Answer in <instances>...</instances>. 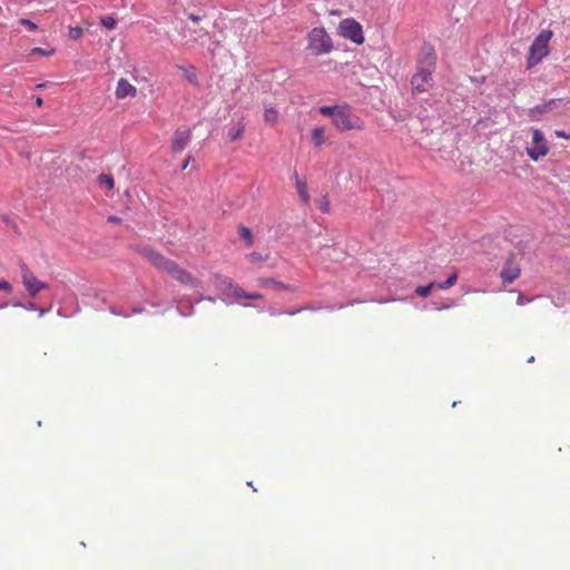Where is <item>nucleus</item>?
Masks as SVG:
<instances>
[{
	"label": "nucleus",
	"mask_w": 570,
	"mask_h": 570,
	"mask_svg": "<svg viewBox=\"0 0 570 570\" xmlns=\"http://www.w3.org/2000/svg\"><path fill=\"white\" fill-rule=\"evenodd\" d=\"M193 305L189 307V311L188 312H184L180 307H178V312L181 316H189L193 314Z\"/></svg>",
	"instance_id": "nucleus-38"
},
{
	"label": "nucleus",
	"mask_w": 570,
	"mask_h": 570,
	"mask_svg": "<svg viewBox=\"0 0 570 570\" xmlns=\"http://www.w3.org/2000/svg\"><path fill=\"white\" fill-rule=\"evenodd\" d=\"M552 38L551 30H542L533 40L528 53V67L537 66L549 55V42Z\"/></svg>",
	"instance_id": "nucleus-3"
},
{
	"label": "nucleus",
	"mask_w": 570,
	"mask_h": 570,
	"mask_svg": "<svg viewBox=\"0 0 570 570\" xmlns=\"http://www.w3.org/2000/svg\"><path fill=\"white\" fill-rule=\"evenodd\" d=\"M202 301L215 302V301H216V298H215V297H212V296H199V297L195 301V303H199V302H202Z\"/></svg>",
	"instance_id": "nucleus-37"
},
{
	"label": "nucleus",
	"mask_w": 570,
	"mask_h": 570,
	"mask_svg": "<svg viewBox=\"0 0 570 570\" xmlns=\"http://www.w3.org/2000/svg\"><path fill=\"white\" fill-rule=\"evenodd\" d=\"M98 181L100 185L108 187L109 189L114 188V178L107 174H100L98 177Z\"/></svg>",
	"instance_id": "nucleus-23"
},
{
	"label": "nucleus",
	"mask_w": 570,
	"mask_h": 570,
	"mask_svg": "<svg viewBox=\"0 0 570 570\" xmlns=\"http://www.w3.org/2000/svg\"><path fill=\"white\" fill-rule=\"evenodd\" d=\"M179 69L183 71L186 80L193 85H198L197 73L196 69L193 66L189 67H179Z\"/></svg>",
	"instance_id": "nucleus-16"
},
{
	"label": "nucleus",
	"mask_w": 570,
	"mask_h": 570,
	"mask_svg": "<svg viewBox=\"0 0 570 570\" xmlns=\"http://www.w3.org/2000/svg\"><path fill=\"white\" fill-rule=\"evenodd\" d=\"M6 306H7V304H2V305H0V308H3V307H6Z\"/></svg>",
	"instance_id": "nucleus-48"
},
{
	"label": "nucleus",
	"mask_w": 570,
	"mask_h": 570,
	"mask_svg": "<svg viewBox=\"0 0 570 570\" xmlns=\"http://www.w3.org/2000/svg\"><path fill=\"white\" fill-rule=\"evenodd\" d=\"M458 281V274L456 272H453L448 278L446 281L442 282V283H436V287H439L440 289H448L450 287H452Z\"/></svg>",
	"instance_id": "nucleus-20"
},
{
	"label": "nucleus",
	"mask_w": 570,
	"mask_h": 570,
	"mask_svg": "<svg viewBox=\"0 0 570 570\" xmlns=\"http://www.w3.org/2000/svg\"><path fill=\"white\" fill-rule=\"evenodd\" d=\"M244 134V126L240 124H236L232 126L228 130V137L232 141L238 140L242 138Z\"/></svg>",
	"instance_id": "nucleus-17"
},
{
	"label": "nucleus",
	"mask_w": 570,
	"mask_h": 570,
	"mask_svg": "<svg viewBox=\"0 0 570 570\" xmlns=\"http://www.w3.org/2000/svg\"><path fill=\"white\" fill-rule=\"evenodd\" d=\"M338 33L341 37L353 41L356 45L364 42L362 26L354 19H344L338 24Z\"/></svg>",
	"instance_id": "nucleus-7"
},
{
	"label": "nucleus",
	"mask_w": 570,
	"mask_h": 570,
	"mask_svg": "<svg viewBox=\"0 0 570 570\" xmlns=\"http://www.w3.org/2000/svg\"><path fill=\"white\" fill-rule=\"evenodd\" d=\"M110 312H111V314L117 315V316H125V317H128V316H130L131 314H139V313H141V312H142V308H134V309L131 311V313H130V314H128V313H122V312H120V311H117L115 307H110Z\"/></svg>",
	"instance_id": "nucleus-28"
},
{
	"label": "nucleus",
	"mask_w": 570,
	"mask_h": 570,
	"mask_svg": "<svg viewBox=\"0 0 570 570\" xmlns=\"http://www.w3.org/2000/svg\"><path fill=\"white\" fill-rule=\"evenodd\" d=\"M144 256L158 269L167 272L173 278L190 288H200L202 282L187 272L180 268L175 262L164 257L151 248H144Z\"/></svg>",
	"instance_id": "nucleus-1"
},
{
	"label": "nucleus",
	"mask_w": 570,
	"mask_h": 570,
	"mask_svg": "<svg viewBox=\"0 0 570 570\" xmlns=\"http://www.w3.org/2000/svg\"><path fill=\"white\" fill-rule=\"evenodd\" d=\"M239 236L246 240V243L250 246L253 244V234L249 228L242 226L239 228Z\"/></svg>",
	"instance_id": "nucleus-24"
},
{
	"label": "nucleus",
	"mask_w": 570,
	"mask_h": 570,
	"mask_svg": "<svg viewBox=\"0 0 570 570\" xmlns=\"http://www.w3.org/2000/svg\"><path fill=\"white\" fill-rule=\"evenodd\" d=\"M294 178H295V185H296V189H297L301 200L304 204H308L311 200V196L308 194V188H307L306 181L299 179V177L297 176L296 173L294 174Z\"/></svg>",
	"instance_id": "nucleus-15"
},
{
	"label": "nucleus",
	"mask_w": 570,
	"mask_h": 570,
	"mask_svg": "<svg viewBox=\"0 0 570 570\" xmlns=\"http://www.w3.org/2000/svg\"><path fill=\"white\" fill-rule=\"evenodd\" d=\"M532 145L527 147V155L531 160L538 161L549 153L548 141L542 131L538 128H532Z\"/></svg>",
	"instance_id": "nucleus-6"
},
{
	"label": "nucleus",
	"mask_w": 570,
	"mask_h": 570,
	"mask_svg": "<svg viewBox=\"0 0 570 570\" xmlns=\"http://www.w3.org/2000/svg\"><path fill=\"white\" fill-rule=\"evenodd\" d=\"M20 23L26 26L29 30H36L37 24L29 19H21Z\"/></svg>",
	"instance_id": "nucleus-34"
},
{
	"label": "nucleus",
	"mask_w": 570,
	"mask_h": 570,
	"mask_svg": "<svg viewBox=\"0 0 570 570\" xmlns=\"http://www.w3.org/2000/svg\"><path fill=\"white\" fill-rule=\"evenodd\" d=\"M340 106H322L320 112L324 116L331 117L332 121L335 119V115L338 112Z\"/></svg>",
	"instance_id": "nucleus-21"
},
{
	"label": "nucleus",
	"mask_w": 570,
	"mask_h": 570,
	"mask_svg": "<svg viewBox=\"0 0 570 570\" xmlns=\"http://www.w3.org/2000/svg\"><path fill=\"white\" fill-rule=\"evenodd\" d=\"M36 104H37V106L41 107V106H42V104H43L42 98H41V97H37V98H36Z\"/></svg>",
	"instance_id": "nucleus-43"
},
{
	"label": "nucleus",
	"mask_w": 570,
	"mask_h": 570,
	"mask_svg": "<svg viewBox=\"0 0 570 570\" xmlns=\"http://www.w3.org/2000/svg\"><path fill=\"white\" fill-rule=\"evenodd\" d=\"M436 287V283L435 282H431L429 283L428 285L425 286H417L415 288V294L417 296H421V297H426L430 295L431 291Z\"/></svg>",
	"instance_id": "nucleus-19"
},
{
	"label": "nucleus",
	"mask_w": 570,
	"mask_h": 570,
	"mask_svg": "<svg viewBox=\"0 0 570 570\" xmlns=\"http://www.w3.org/2000/svg\"><path fill=\"white\" fill-rule=\"evenodd\" d=\"M533 361H534V357H533V356H531V357H529V358H528V362H529V363H532Z\"/></svg>",
	"instance_id": "nucleus-45"
},
{
	"label": "nucleus",
	"mask_w": 570,
	"mask_h": 570,
	"mask_svg": "<svg viewBox=\"0 0 570 570\" xmlns=\"http://www.w3.org/2000/svg\"><path fill=\"white\" fill-rule=\"evenodd\" d=\"M318 208L323 213H328V210H330V200H328L327 196H323L318 200Z\"/></svg>",
	"instance_id": "nucleus-27"
},
{
	"label": "nucleus",
	"mask_w": 570,
	"mask_h": 570,
	"mask_svg": "<svg viewBox=\"0 0 570 570\" xmlns=\"http://www.w3.org/2000/svg\"><path fill=\"white\" fill-rule=\"evenodd\" d=\"M432 72L419 70L411 79L412 88L415 92H426L432 87Z\"/></svg>",
	"instance_id": "nucleus-11"
},
{
	"label": "nucleus",
	"mask_w": 570,
	"mask_h": 570,
	"mask_svg": "<svg viewBox=\"0 0 570 570\" xmlns=\"http://www.w3.org/2000/svg\"><path fill=\"white\" fill-rule=\"evenodd\" d=\"M307 39V49L311 50L316 56L326 55L331 52L333 49V42L331 40V37L322 27L313 28L309 31Z\"/></svg>",
	"instance_id": "nucleus-4"
},
{
	"label": "nucleus",
	"mask_w": 570,
	"mask_h": 570,
	"mask_svg": "<svg viewBox=\"0 0 570 570\" xmlns=\"http://www.w3.org/2000/svg\"><path fill=\"white\" fill-rule=\"evenodd\" d=\"M50 308H38L37 311L39 312V316H43Z\"/></svg>",
	"instance_id": "nucleus-42"
},
{
	"label": "nucleus",
	"mask_w": 570,
	"mask_h": 570,
	"mask_svg": "<svg viewBox=\"0 0 570 570\" xmlns=\"http://www.w3.org/2000/svg\"><path fill=\"white\" fill-rule=\"evenodd\" d=\"M277 287L281 288V289H284V291H289V292H294L295 291V287L292 286V285H286L284 283H277Z\"/></svg>",
	"instance_id": "nucleus-35"
},
{
	"label": "nucleus",
	"mask_w": 570,
	"mask_h": 570,
	"mask_svg": "<svg viewBox=\"0 0 570 570\" xmlns=\"http://www.w3.org/2000/svg\"><path fill=\"white\" fill-rule=\"evenodd\" d=\"M213 286L222 293V299L227 304H233L240 298L261 299L259 293H247L240 286L235 284L230 278L219 274H213L210 277Z\"/></svg>",
	"instance_id": "nucleus-2"
},
{
	"label": "nucleus",
	"mask_w": 570,
	"mask_h": 570,
	"mask_svg": "<svg viewBox=\"0 0 570 570\" xmlns=\"http://www.w3.org/2000/svg\"><path fill=\"white\" fill-rule=\"evenodd\" d=\"M189 160H190V157H188V158L184 161V164H183V166H181V168H183V169H186V168H187V166H188V164H189Z\"/></svg>",
	"instance_id": "nucleus-44"
},
{
	"label": "nucleus",
	"mask_w": 570,
	"mask_h": 570,
	"mask_svg": "<svg viewBox=\"0 0 570 570\" xmlns=\"http://www.w3.org/2000/svg\"><path fill=\"white\" fill-rule=\"evenodd\" d=\"M38 88H43L45 87V83H40L37 86Z\"/></svg>",
	"instance_id": "nucleus-46"
},
{
	"label": "nucleus",
	"mask_w": 570,
	"mask_h": 570,
	"mask_svg": "<svg viewBox=\"0 0 570 570\" xmlns=\"http://www.w3.org/2000/svg\"><path fill=\"white\" fill-rule=\"evenodd\" d=\"M100 23H101L105 28H107V29L111 30V29H114V28L116 27V23H117V22H116V19H115L114 17H111V16H106V17H101V18H100Z\"/></svg>",
	"instance_id": "nucleus-25"
},
{
	"label": "nucleus",
	"mask_w": 570,
	"mask_h": 570,
	"mask_svg": "<svg viewBox=\"0 0 570 570\" xmlns=\"http://www.w3.org/2000/svg\"><path fill=\"white\" fill-rule=\"evenodd\" d=\"M530 301H531V299L525 298L522 294H520V295L518 296L517 304H518V305H524V304L529 303Z\"/></svg>",
	"instance_id": "nucleus-36"
},
{
	"label": "nucleus",
	"mask_w": 570,
	"mask_h": 570,
	"mask_svg": "<svg viewBox=\"0 0 570 570\" xmlns=\"http://www.w3.org/2000/svg\"><path fill=\"white\" fill-rule=\"evenodd\" d=\"M0 291H4L7 293H11L12 292V286L9 282L4 281V279H0Z\"/></svg>",
	"instance_id": "nucleus-33"
},
{
	"label": "nucleus",
	"mask_w": 570,
	"mask_h": 570,
	"mask_svg": "<svg viewBox=\"0 0 570 570\" xmlns=\"http://www.w3.org/2000/svg\"><path fill=\"white\" fill-rule=\"evenodd\" d=\"M22 284L31 297H36L39 292L48 288V284L38 279L35 274L24 264H20Z\"/></svg>",
	"instance_id": "nucleus-8"
},
{
	"label": "nucleus",
	"mask_w": 570,
	"mask_h": 570,
	"mask_svg": "<svg viewBox=\"0 0 570 570\" xmlns=\"http://www.w3.org/2000/svg\"><path fill=\"white\" fill-rule=\"evenodd\" d=\"M190 130L177 129L173 137L171 149L173 151H181L190 141Z\"/></svg>",
	"instance_id": "nucleus-13"
},
{
	"label": "nucleus",
	"mask_w": 570,
	"mask_h": 570,
	"mask_svg": "<svg viewBox=\"0 0 570 570\" xmlns=\"http://www.w3.org/2000/svg\"><path fill=\"white\" fill-rule=\"evenodd\" d=\"M278 112L274 107H266L264 112V119L266 122L274 124L277 120Z\"/></svg>",
	"instance_id": "nucleus-22"
},
{
	"label": "nucleus",
	"mask_w": 570,
	"mask_h": 570,
	"mask_svg": "<svg viewBox=\"0 0 570 570\" xmlns=\"http://www.w3.org/2000/svg\"><path fill=\"white\" fill-rule=\"evenodd\" d=\"M277 283L278 282L274 278L262 277V278L257 279V284L263 287H267V286H272V285L277 287Z\"/></svg>",
	"instance_id": "nucleus-26"
},
{
	"label": "nucleus",
	"mask_w": 570,
	"mask_h": 570,
	"mask_svg": "<svg viewBox=\"0 0 570 570\" xmlns=\"http://www.w3.org/2000/svg\"><path fill=\"white\" fill-rule=\"evenodd\" d=\"M519 265L514 262L513 258H509L500 273L503 283H512L514 279L519 277Z\"/></svg>",
	"instance_id": "nucleus-12"
},
{
	"label": "nucleus",
	"mask_w": 570,
	"mask_h": 570,
	"mask_svg": "<svg viewBox=\"0 0 570 570\" xmlns=\"http://www.w3.org/2000/svg\"><path fill=\"white\" fill-rule=\"evenodd\" d=\"M271 314H272L273 316H275V315H277L278 313H276V312H274V311H273V312H271Z\"/></svg>",
	"instance_id": "nucleus-47"
},
{
	"label": "nucleus",
	"mask_w": 570,
	"mask_h": 570,
	"mask_svg": "<svg viewBox=\"0 0 570 570\" xmlns=\"http://www.w3.org/2000/svg\"><path fill=\"white\" fill-rule=\"evenodd\" d=\"M334 126L340 130L362 129V120L352 112L347 106H340L338 112L333 121Z\"/></svg>",
	"instance_id": "nucleus-5"
},
{
	"label": "nucleus",
	"mask_w": 570,
	"mask_h": 570,
	"mask_svg": "<svg viewBox=\"0 0 570 570\" xmlns=\"http://www.w3.org/2000/svg\"><path fill=\"white\" fill-rule=\"evenodd\" d=\"M108 222L119 224L121 222V218L118 216H109Z\"/></svg>",
	"instance_id": "nucleus-40"
},
{
	"label": "nucleus",
	"mask_w": 570,
	"mask_h": 570,
	"mask_svg": "<svg viewBox=\"0 0 570 570\" xmlns=\"http://www.w3.org/2000/svg\"><path fill=\"white\" fill-rule=\"evenodd\" d=\"M12 306L14 307H23L28 311H37L38 309V306L32 303V302H28L26 304H22V303H12Z\"/></svg>",
	"instance_id": "nucleus-30"
},
{
	"label": "nucleus",
	"mask_w": 570,
	"mask_h": 570,
	"mask_svg": "<svg viewBox=\"0 0 570 570\" xmlns=\"http://www.w3.org/2000/svg\"><path fill=\"white\" fill-rule=\"evenodd\" d=\"M188 19L191 20L193 22H198V21H200L202 18L197 14L189 13Z\"/></svg>",
	"instance_id": "nucleus-39"
},
{
	"label": "nucleus",
	"mask_w": 570,
	"mask_h": 570,
	"mask_svg": "<svg viewBox=\"0 0 570 570\" xmlns=\"http://www.w3.org/2000/svg\"><path fill=\"white\" fill-rule=\"evenodd\" d=\"M115 94L118 99H124L126 97H135L137 89L128 80L121 78L118 80Z\"/></svg>",
	"instance_id": "nucleus-14"
},
{
	"label": "nucleus",
	"mask_w": 570,
	"mask_h": 570,
	"mask_svg": "<svg viewBox=\"0 0 570 570\" xmlns=\"http://www.w3.org/2000/svg\"><path fill=\"white\" fill-rule=\"evenodd\" d=\"M556 135H557L558 137H561V138H567V139H569V138H570V135L566 134L563 130H557V131H556Z\"/></svg>",
	"instance_id": "nucleus-41"
},
{
	"label": "nucleus",
	"mask_w": 570,
	"mask_h": 570,
	"mask_svg": "<svg viewBox=\"0 0 570 570\" xmlns=\"http://www.w3.org/2000/svg\"><path fill=\"white\" fill-rule=\"evenodd\" d=\"M266 258H267V256H266V257H263V256H262V254L256 253V252H253V253H250V254H248V255H247V259H248L250 263H253V264H255V263H259V262H263V261H265Z\"/></svg>",
	"instance_id": "nucleus-29"
},
{
	"label": "nucleus",
	"mask_w": 570,
	"mask_h": 570,
	"mask_svg": "<svg viewBox=\"0 0 570 570\" xmlns=\"http://www.w3.org/2000/svg\"><path fill=\"white\" fill-rule=\"evenodd\" d=\"M324 135L325 130L323 127H316L312 130V140L316 146H321L324 144Z\"/></svg>",
	"instance_id": "nucleus-18"
},
{
	"label": "nucleus",
	"mask_w": 570,
	"mask_h": 570,
	"mask_svg": "<svg viewBox=\"0 0 570 570\" xmlns=\"http://www.w3.org/2000/svg\"><path fill=\"white\" fill-rule=\"evenodd\" d=\"M563 106L562 99H550L549 101H546L544 104L534 106L533 108L529 109V118L532 121H539L542 119L544 114H548L552 111L554 108Z\"/></svg>",
	"instance_id": "nucleus-10"
},
{
	"label": "nucleus",
	"mask_w": 570,
	"mask_h": 570,
	"mask_svg": "<svg viewBox=\"0 0 570 570\" xmlns=\"http://www.w3.org/2000/svg\"><path fill=\"white\" fill-rule=\"evenodd\" d=\"M436 62V53L433 46L425 43L422 46L417 60V69L433 72Z\"/></svg>",
	"instance_id": "nucleus-9"
},
{
	"label": "nucleus",
	"mask_w": 570,
	"mask_h": 570,
	"mask_svg": "<svg viewBox=\"0 0 570 570\" xmlns=\"http://www.w3.org/2000/svg\"><path fill=\"white\" fill-rule=\"evenodd\" d=\"M55 52V49L52 48H49V49H43V48H33L32 49V53H38V55H41V56H50Z\"/></svg>",
	"instance_id": "nucleus-31"
},
{
	"label": "nucleus",
	"mask_w": 570,
	"mask_h": 570,
	"mask_svg": "<svg viewBox=\"0 0 570 570\" xmlns=\"http://www.w3.org/2000/svg\"><path fill=\"white\" fill-rule=\"evenodd\" d=\"M82 35V29L80 27H72L69 29V36L72 39H78Z\"/></svg>",
	"instance_id": "nucleus-32"
}]
</instances>
